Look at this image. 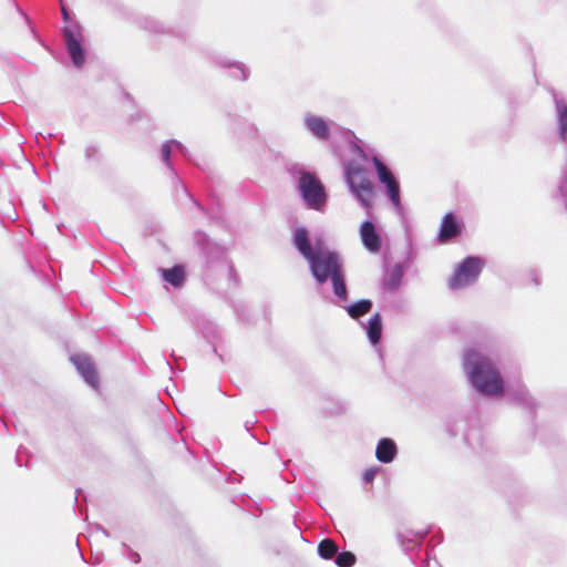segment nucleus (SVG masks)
<instances>
[{
	"instance_id": "nucleus-16",
	"label": "nucleus",
	"mask_w": 567,
	"mask_h": 567,
	"mask_svg": "<svg viewBox=\"0 0 567 567\" xmlns=\"http://www.w3.org/2000/svg\"><path fill=\"white\" fill-rule=\"evenodd\" d=\"M333 292L341 300L348 299V291L344 282L343 270L338 272L337 275L330 277Z\"/></svg>"
},
{
	"instance_id": "nucleus-1",
	"label": "nucleus",
	"mask_w": 567,
	"mask_h": 567,
	"mask_svg": "<svg viewBox=\"0 0 567 567\" xmlns=\"http://www.w3.org/2000/svg\"><path fill=\"white\" fill-rule=\"evenodd\" d=\"M465 368L475 389L484 395L498 396L504 393V381L492 360L471 349L465 354Z\"/></svg>"
},
{
	"instance_id": "nucleus-25",
	"label": "nucleus",
	"mask_w": 567,
	"mask_h": 567,
	"mask_svg": "<svg viewBox=\"0 0 567 567\" xmlns=\"http://www.w3.org/2000/svg\"><path fill=\"white\" fill-rule=\"evenodd\" d=\"M92 155H93V151L92 150H87L86 153H85V156L87 158H90V157H92Z\"/></svg>"
},
{
	"instance_id": "nucleus-3",
	"label": "nucleus",
	"mask_w": 567,
	"mask_h": 567,
	"mask_svg": "<svg viewBox=\"0 0 567 567\" xmlns=\"http://www.w3.org/2000/svg\"><path fill=\"white\" fill-rule=\"evenodd\" d=\"M308 262L312 276L319 284L326 282L328 278L343 270L340 256L330 250L319 249Z\"/></svg>"
},
{
	"instance_id": "nucleus-19",
	"label": "nucleus",
	"mask_w": 567,
	"mask_h": 567,
	"mask_svg": "<svg viewBox=\"0 0 567 567\" xmlns=\"http://www.w3.org/2000/svg\"><path fill=\"white\" fill-rule=\"evenodd\" d=\"M355 561V555L351 551H342L336 557V564L338 567H352Z\"/></svg>"
},
{
	"instance_id": "nucleus-7",
	"label": "nucleus",
	"mask_w": 567,
	"mask_h": 567,
	"mask_svg": "<svg viewBox=\"0 0 567 567\" xmlns=\"http://www.w3.org/2000/svg\"><path fill=\"white\" fill-rule=\"evenodd\" d=\"M462 234V225L457 217L452 213H446L441 220V228L439 233V241L446 244L451 239Z\"/></svg>"
},
{
	"instance_id": "nucleus-15",
	"label": "nucleus",
	"mask_w": 567,
	"mask_h": 567,
	"mask_svg": "<svg viewBox=\"0 0 567 567\" xmlns=\"http://www.w3.org/2000/svg\"><path fill=\"white\" fill-rule=\"evenodd\" d=\"M372 306H373V303L371 300L361 299V300L357 301L355 303L347 307V312L352 319L358 320L362 316L369 313L372 309Z\"/></svg>"
},
{
	"instance_id": "nucleus-21",
	"label": "nucleus",
	"mask_w": 567,
	"mask_h": 567,
	"mask_svg": "<svg viewBox=\"0 0 567 567\" xmlns=\"http://www.w3.org/2000/svg\"><path fill=\"white\" fill-rule=\"evenodd\" d=\"M402 276V270L396 267L391 274V282H389L388 286L390 288H396L401 281Z\"/></svg>"
},
{
	"instance_id": "nucleus-4",
	"label": "nucleus",
	"mask_w": 567,
	"mask_h": 567,
	"mask_svg": "<svg viewBox=\"0 0 567 567\" xmlns=\"http://www.w3.org/2000/svg\"><path fill=\"white\" fill-rule=\"evenodd\" d=\"M298 188L308 208L322 210L327 195L321 181L313 173L301 172Z\"/></svg>"
},
{
	"instance_id": "nucleus-12",
	"label": "nucleus",
	"mask_w": 567,
	"mask_h": 567,
	"mask_svg": "<svg viewBox=\"0 0 567 567\" xmlns=\"http://www.w3.org/2000/svg\"><path fill=\"white\" fill-rule=\"evenodd\" d=\"M307 128L317 137L328 140L330 131L328 123L320 116L309 115L305 120Z\"/></svg>"
},
{
	"instance_id": "nucleus-14",
	"label": "nucleus",
	"mask_w": 567,
	"mask_h": 567,
	"mask_svg": "<svg viewBox=\"0 0 567 567\" xmlns=\"http://www.w3.org/2000/svg\"><path fill=\"white\" fill-rule=\"evenodd\" d=\"M367 333L372 344H377L381 339L382 318L379 312L374 313L368 322Z\"/></svg>"
},
{
	"instance_id": "nucleus-2",
	"label": "nucleus",
	"mask_w": 567,
	"mask_h": 567,
	"mask_svg": "<svg viewBox=\"0 0 567 567\" xmlns=\"http://www.w3.org/2000/svg\"><path fill=\"white\" fill-rule=\"evenodd\" d=\"M346 179L361 204L370 208L374 189L367 171L359 164L350 163L346 166Z\"/></svg>"
},
{
	"instance_id": "nucleus-13",
	"label": "nucleus",
	"mask_w": 567,
	"mask_h": 567,
	"mask_svg": "<svg viewBox=\"0 0 567 567\" xmlns=\"http://www.w3.org/2000/svg\"><path fill=\"white\" fill-rule=\"evenodd\" d=\"M396 454V445L391 439H382L375 450L377 458L382 463H390Z\"/></svg>"
},
{
	"instance_id": "nucleus-8",
	"label": "nucleus",
	"mask_w": 567,
	"mask_h": 567,
	"mask_svg": "<svg viewBox=\"0 0 567 567\" xmlns=\"http://www.w3.org/2000/svg\"><path fill=\"white\" fill-rule=\"evenodd\" d=\"M73 362L76 369L80 371L84 380L94 389L99 386V375L92 361L82 355H78L73 358Z\"/></svg>"
},
{
	"instance_id": "nucleus-23",
	"label": "nucleus",
	"mask_w": 567,
	"mask_h": 567,
	"mask_svg": "<svg viewBox=\"0 0 567 567\" xmlns=\"http://www.w3.org/2000/svg\"><path fill=\"white\" fill-rule=\"evenodd\" d=\"M162 157L165 162H168L171 156V144L168 142L164 143L161 147Z\"/></svg>"
},
{
	"instance_id": "nucleus-22",
	"label": "nucleus",
	"mask_w": 567,
	"mask_h": 567,
	"mask_svg": "<svg viewBox=\"0 0 567 567\" xmlns=\"http://www.w3.org/2000/svg\"><path fill=\"white\" fill-rule=\"evenodd\" d=\"M378 467L367 468L363 473V481L365 484H371L378 474Z\"/></svg>"
},
{
	"instance_id": "nucleus-17",
	"label": "nucleus",
	"mask_w": 567,
	"mask_h": 567,
	"mask_svg": "<svg viewBox=\"0 0 567 567\" xmlns=\"http://www.w3.org/2000/svg\"><path fill=\"white\" fill-rule=\"evenodd\" d=\"M318 553L323 559H331L338 553V545L330 538H324L318 545Z\"/></svg>"
},
{
	"instance_id": "nucleus-11",
	"label": "nucleus",
	"mask_w": 567,
	"mask_h": 567,
	"mask_svg": "<svg viewBox=\"0 0 567 567\" xmlns=\"http://www.w3.org/2000/svg\"><path fill=\"white\" fill-rule=\"evenodd\" d=\"M293 244L298 251L309 260L320 248H312L310 245L308 231L306 228L301 227L295 231Z\"/></svg>"
},
{
	"instance_id": "nucleus-10",
	"label": "nucleus",
	"mask_w": 567,
	"mask_h": 567,
	"mask_svg": "<svg viewBox=\"0 0 567 567\" xmlns=\"http://www.w3.org/2000/svg\"><path fill=\"white\" fill-rule=\"evenodd\" d=\"M64 40L74 65L82 66L85 61V53L80 41L70 29L64 30Z\"/></svg>"
},
{
	"instance_id": "nucleus-20",
	"label": "nucleus",
	"mask_w": 567,
	"mask_h": 567,
	"mask_svg": "<svg viewBox=\"0 0 567 567\" xmlns=\"http://www.w3.org/2000/svg\"><path fill=\"white\" fill-rule=\"evenodd\" d=\"M557 111L560 133L561 135H565L567 134V104L558 103Z\"/></svg>"
},
{
	"instance_id": "nucleus-6",
	"label": "nucleus",
	"mask_w": 567,
	"mask_h": 567,
	"mask_svg": "<svg viewBox=\"0 0 567 567\" xmlns=\"http://www.w3.org/2000/svg\"><path fill=\"white\" fill-rule=\"evenodd\" d=\"M372 163L377 169V174L380 182L383 183L388 189V194L392 204L395 207H400V185L398 181L394 178V176L392 175L391 171L386 167V165L377 156L372 157Z\"/></svg>"
},
{
	"instance_id": "nucleus-9",
	"label": "nucleus",
	"mask_w": 567,
	"mask_h": 567,
	"mask_svg": "<svg viewBox=\"0 0 567 567\" xmlns=\"http://www.w3.org/2000/svg\"><path fill=\"white\" fill-rule=\"evenodd\" d=\"M361 240L367 249L372 252H378L381 248V240L379 234L375 231L372 221H363L360 227Z\"/></svg>"
},
{
	"instance_id": "nucleus-5",
	"label": "nucleus",
	"mask_w": 567,
	"mask_h": 567,
	"mask_svg": "<svg viewBox=\"0 0 567 567\" xmlns=\"http://www.w3.org/2000/svg\"><path fill=\"white\" fill-rule=\"evenodd\" d=\"M483 265V260L478 257L465 258L450 278L449 287L456 290L474 282L478 278Z\"/></svg>"
},
{
	"instance_id": "nucleus-18",
	"label": "nucleus",
	"mask_w": 567,
	"mask_h": 567,
	"mask_svg": "<svg viewBox=\"0 0 567 567\" xmlns=\"http://www.w3.org/2000/svg\"><path fill=\"white\" fill-rule=\"evenodd\" d=\"M163 277L167 282L174 286H179L184 280V270L178 266H175L171 269H164Z\"/></svg>"
},
{
	"instance_id": "nucleus-24",
	"label": "nucleus",
	"mask_w": 567,
	"mask_h": 567,
	"mask_svg": "<svg viewBox=\"0 0 567 567\" xmlns=\"http://www.w3.org/2000/svg\"><path fill=\"white\" fill-rule=\"evenodd\" d=\"M61 11H62L63 19L69 20V13H68L66 9L64 8V6L61 7Z\"/></svg>"
}]
</instances>
